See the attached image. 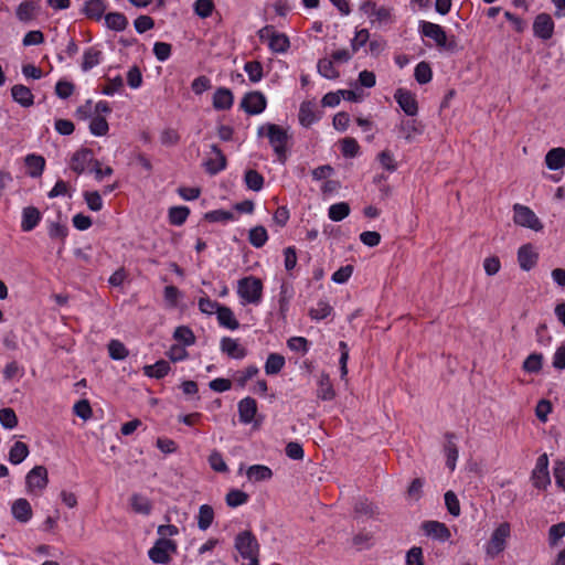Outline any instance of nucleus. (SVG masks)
<instances>
[{"mask_svg":"<svg viewBox=\"0 0 565 565\" xmlns=\"http://www.w3.org/2000/svg\"><path fill=\"white\" fill-rule=\"evenodd\" d=\"M235 548L244 559L259 557V544L250 531H243L236 535Z\"/></svg>","mask_w":565,"mask_h":565,"instance_id":"obj_3","label":"nucleus"},{"mask_svg":"<svg viewBox=\"0 0 565 565\" xmlns=\"http://www.w3.org/2000/svg\"><path fill=\"white\" fill-rule=\"evenodd\" d=\"M350 214V206L345 202H340L332 204L329 207L328 215L329 218L334 222H340Z\"/></svg>","mask_w":565,"mask_h":565,"instance_id":"obj_40","label":"nucleus"},{"mask_svg":"<svg viewBox=\"0 0 565 565\" xmlns=\"http://www.w3.org/2000/svg\"><path fill=\"white\" fill-rule=\"evenodd\" d=\"M190 210L186 206H173L169 210V221L172 225H182L188 216Z\"/></svg>","mask_w":565,"mask_h":565,"instance_id":"obj_43","label":"nucleus"},{"mask_svg":"<svg viewBox=\"0 0 565 565\" xmlns=\"http://www.w3.org/2000/svg\"><path fill=\"white\" fill-rule=\"evenodd\" d=\"M514 222L523 227L531 228L533 231H541L543 225L537 218L535 213L527 206L515 204L514 207Z\"/></svg>","mask_w":565,"mask_h":565,"instance_id":"obj_8","label":"nucleus"},{"mask_svg":"<svg viewBox=\"0 0 565 565\" xmlns=\"http://www.w3.org/2000/svg\"><path fill=\"white\" fill-rule=\"evenodd\" d=\"M248 498L249 497L246 492L238 489H233L226 494L225 501L228 507L237 508L245 504L248 501Z\"/></svg>","mask_w":565,"mask_h":565,"instance_id":"obj_45","label":"nucleus"},{"mask_svg":"<svg viewBox=\"0 0 565 565\" xmlns=\"http://www.w3.org/2000/svg\"><path fill=\"white\" fill-rule=\"evenodd\" d=\"M319 119L316 113V104L311 100L303 102L299 109V122L303 127H309Z\"/></svg>","mask_w":565,"mask_h":565,"instance_id":"obj_23","label":"nucleus"},{"mask_svg":"<svg viewBox=\"0 0 565 565\" xmlns=\"http://www.w3.org/2000/svg\"><path fill=\"white\" fill-rule=\"evenodd\" d=\"M214 520V511L211 505L203 504L199 509L198 514V526L200 530L205 531L207 530Z\"/></svg>","mask_w":565,"mask_h":565,"instance_id":"obj_37","label":"nucleus"},{"mask_svg":"<svg viewBox=\"0 0 565 565\" xmlns=\"http://www.w3.org/2000/svg\"><path fill=\"white\" fill-rule=\"evenodd\" d=\"M397 136L407 142H413L422 134L419 124L415 119H403L396 127Z\"/></svg>","mask_w":565,"mask_h":565,"instance_id":"obj_15","label":"nucleus"},{"mask_svg":"<svg viewBox=\"0 0 565 565\" xmlns=\"http://www.w3.org/2000/svg\"><path fill=\"white\" fill-rule=\"evenodd\" d=\"M268 239L267 231L264 226H256L249 231V243L256 247H263Z\"/></svg>","mask_w":565,"mask_h":565,"instance_id":"obj_44","label":"nucleus"},{"mask_svg":"<svg viewBox=\"0 0 565 565\" xmlns=\"http://www.w3.org/2000/svg\"><path fill=\"white\" fill-rule=\"evenodd\" d=\"M221 350L233 359H243L246 355V350L238 341L228 337L222 339Z\"/></svg>","mask_w":565,"mask_h":565,"instance_id":"obj_24","label":"nucleus"},{"mask_svg":"<svg viewBox=\"0 0 565 565\" xmlns=\"http://www.w3.org/2000/svg\"><path fill=\"white\" fill-rule=\"evenodd\" d=\"M258 367L255 365H249L242 371H237L235 374V381L241 385L245 386V384L255 375L258 374Z\"/></svg>","mask_w":565,"mask_h":565,"instance_id":"obj_59","label":"nucleus"},{"mask_svg":"<svg viewBox=\"0 0 565 565\" xmlns=\"http://www.w3.org/2000/svg\"><path fill=\"white\" fill-rule=\"evenodd\" d=\"M246 476L249 481L260 482V481L269 480L273 477V471L267 466L253 465L247 468Z\"/></svg>","mask_w":565,"mask_h":565,"instance_id":"obj_27","label":"nucleus"},{"mask_svg":"<svg viewBox=\"0 0 565 565\" xmlns=\"http://www.w3.org/2000/svg\"><path fill=\"white\" fill-rule=\"evenodd\" d=\"M102 52L89 47L87 49L83 54V62H82V70L84 72L89 71L90 68L95 67L100 62Z\"/></svg>","mask_w":565,"mask_h":565,"instance_id":"obj_39","label":"nucleus"},{"mask_svg":"<svg viewBox=\"0 0 565 565\" xmlns=\"http://www.w3.org/2000/svg\"><path fill=\"white\" fill-rule=\"evenodd\" d=\"M266 97L260 92L247 93L241 102V107L249 115H257L263 113L266 108Z\"/></svg>","mask_w":565,"mask_h":565,"instance_id":"obj_10","label":"nucleus"},{"mask_svg":"<svg viewBox=\"0 0 565 565\" xmlns=\"http://www.w3.org/2000/svg\"><path fill=\"white\" fill-rule=\"evenodd\" d=\"M177 551V544L169 539H159L154 545L149 550V558L156 564H167L170 561V555Z\"/></svg>","mask_w":565,"mask_h":565,"instance_id":"obj_7","label":"nucleus"},{"mask_svg":"<svg viewBox=\"0 0 565 565\" xmlns=\"http://www.w3.org/2000/svg\"><path fill=\"white\" fill-rule=\"evenodd\" d=\"M41 212L35 206H26L22 210L21 230L31 232L41 221Z\"/></svg>","mask_w":565,"mask_h":565,"instance_id":"obj_19","label":"nucleus"},{"mask_svg":"<svg viewBox=\"0 0 565 565\" xmlns=\"http://www.w3.org/2000/svg\"><path fill=\"white\" fill-rule=\"evenodd\" d=\"M217 320L218 323L230 330H236L239 327L238 321L234 317L233 311L225 306H221L217 310Z\"/></svg>","mask_w":565,"mask_h":565,"instance_id":"obj_32","label":"nucleus"},{"mask_svg":"<svg viewBox=\"0 0 565 565\" xmlns=\"http://www.w3.org/2000/svg\"><path fill=\"white\" fill-rule=\"evenodd\" d=\"M563 536H565V522L550 527L548 540L551 545H555Z\"/></svg>","mask_w":565,"mask_h":565,"instance_id":"obj_63","label":"nucleus"},{"mask_svg":"<svg viewBox=\"0 0 565 565\" xmlns=\"http://www.w3.org/2000/svg\"><path fill=\"white\" fill-rule=\"evenodd\" d=\"M38 7L33 1L21 2L15 11L17 18L21 22H29L35 18Z\"/></svg>","mask_w":565,"mask_h":565,"instance_id":"obj_33","label":"nucleus"},{"mask_svg":"<svg viewBox=\"0 0 565 565\" xmlns=\"http://www.w3.org/2000/svg\"><path fill=\"white\" fill-rule=\"evenodd\" d=\"M109 126L107 120L102 116H95L89 124V130L94 136H105L108 132Z\"/></svg>","mask_w":565,"mask_h":565,"instance_id":"obj_46","label":"nucleus"},{"mask_svg":"<svg viewBox=\"0 0 565 565\" xmlns=\"http://www.w3.org/2000/svg\"><path fill=\"white\" fill-rule=\"evenodd\" d=\"M534 36L541 40H550L554 33V21L548 13H540L533 22Z\"/></svg>","mask_w":565,"mask_h":565,"instance_id":"obj_12","label":"nucleus"},{"mask_svg":"<svg viewBox=\"0 0 565 565\" xmlns=\"http://www.w3.org/2000/svg\"><path fill=\"white\" fill-rule=\"evenodd\" d=\"M532 480L534 487L537 489H545L550 484L548 457L546 454H543L537 458L535 468L532 472Z\"/></svg>","mask_w":565,"mask_h":565,"instance_id":"obj_9","label":"nucleus"},{"mask_svg":"<svg viewBox=\"0 0 565 565\" xmlns=\"http://www.w3.org/2000/svg\"><path fill=\"white\" fill-rule=\"evenodd\" d=\"M406 565H424L423 550L413 546L406 554Z\"/></svg>","mask_w":565,"mask_h":565,"instance_id":"obj_62","label":"nucleus"},{"mask_svg":"<svg viewBox=\"0 0 565 565\" xmlns=\"http://www.w3.org/2000/svg\"><path fill=\"white\" fill-rule=\"evenodd\" d=\"M370 40V33L366 29L356 31L355 36L351 41V49L353 53H356L362 46H364Z\"/></svg>","mask_w":565,"mask_h":565,"instance_id":"obj_60","label":"nucleus"},{"mask_svg":"<svg viewBox=\"0 0 565 565\" xmlns=\"http://www.w3.org/2000/svg\"><path fill=\"white\" fill-rule=\"evenodd\" d=\"M262 41L268 43L269 49L275 53H285L290 45L286 34L277 32L274 26L266 25L258 31Z\"/></svg>","mask_w":565,"mask_h":565,"instance_id":"obj_4","label":"nucleus"},{"mask_svg":"<svg viewBox=\"0 0 565 565\" xmlns=\"http://www.w3.org/2000/svg\"><path fill=\"white\" fill-rule=\"evenodd\" d=\"M258 135L267 136V138L269 139V143L271 145L276 156L281 162H285L286 145L289 139L287 130L276 124H266L259 127Z\"/></svg>","mask_w":565,"mask_h":565,"instance_id":"obj_1","label":"nucleus"},{"mask_svg":"<svg viewBox=\"0 0 565 565\" xmlns=\"http://www.w3.org/2000/svg\"><path fill=\"white\" fill-rule=\"evenodd\" d=\"M0 423L7 429H12L18 425V417L12 408L0 409Z\"/></svg>","mask_w":565,"mask_h":565,"instance_id":"obj_54","label":"nucleus"},{"mask_svg":"<svg viewBox=\"0 0 565 565\" xmlns=\"http://www.w3.org/2000/svg\"><path fill=\"white\" fill-rule=\"evenodd\" d=\"M420 31L423 35L435 41L439 47H447V35L439 24L424 21L420 24Z\"/></svg>","mask_w":565,"mask_h":565,"instance_id":"obj_14","label":"nucleus"},{"mask_svg":"<svg viewBox=\"0 0 565 565\" xmlns=\"http://www.w3.org/2000/svg\"><path fill=\"white\" fill-rule=\"evenodd\" d=\"M49 483L47 469L44 466H35L25 477L26 492L31 494L41 493Z\"/></svg>","mask_w":565,"mask_h":565,"instance_id":"obj_5","label":"nucleus"},{"mask_svg":"<svg viewBox=\"0 0 565 565\" xmlns=\"http://www.w3.org/2000/svg\"><path fill=\"white\" fill-rule=\"evenodd\" d=\"M360 10L371 20V23L386 24L392 21V8L377 6L367 0L360 6Z\"/></svg>","mask_w":565,"mask_h":565,"instance_id":"obj_6","label":"nucleus"},{"mask_svg":"<svg viewBox=\"0 0 565 565\" xmlns=\"http://www.w3.org/2000/svg\"><path fill=\"white\" fill-rule=\"evenodd\" d=\"M244 70L253 83L259 82L263 77V65L257 61L247 62Z\"/></svg>","mask_w":565,"mask_h":565,"instance_id":"obj_49","label":"nucleus"},{"mask_svg":"<svg viewBox=\"0 0 565 565\" xmlns=\"http://www.w3.org/2000/svg\"><path fill=\"white\" fill-rule=\"evenodd\" d=\"M285 366V358L278 353H270L265 363L267 375L278 374Z\"/></svg>","mask_w":565,"mask_h":565,"instance_id":"obj_36","label":"nucleus"},{"mask_svg":"<svg viewBox=\"0 0 565 565\" xmlns=\"http://www.w3.org/2000/svg\"><path fill=\"white\" fill-rule=\"evenodd\" d=\"M394 98L407 116H415L417 114V100L409 90L398 88L394 94Z\"/></svg>","mask_w":565,"mask_h":565,"instance_id":"obj_13","label":"nucleus"},{"mask_svg":"<svg viewBox=\"0 0 565 565\" xmlns=\"http://www.w3.org/2000/svg\"><path fill=\"white\" fill-rule=\"evenodd\" d=\"M431 75V68L426 62H420L415 67L414 76L419 84H426L430 82Z\"/></svg>","mask_w":565,"mask_h":565,"instance_id":"obj_50","label":"nucleus"},{"mask_svg":"<svg viewBox=\"0 0 565 565\" xmlns=\"http://www.w3.org/2000/svg\"><path fill=\"white\" fill-rule=\"evenodd\" d=\"M169 371L170 364L164 360H160L152 365L143 366V373L149 377L162 379Z\"/></svg>","mask_w":565,"mask_h":565,"instance_id":"obj_35","label":"nucleus"},{"mask_svg":"<svg viewBox=\"0 0 565 565\" xmlns=\"http://www.w3.org/2000/svg\"><path fill=\"white\" fill-rule=\"evenodd\" d=\"M11 95L13 100L22 107H30L34 104V96L31 89L24 85L17 84L12 86Z\"/></svg>","mask_w":565,"mask_h":565,"instance_id":"obj_21","label":"nucleus"},{"mask_svg":"<svg viewBox=\"0 0 565 565\" xmlns=\"http://www.w3.org/2000/svg\"><path fill=\"white\" fill-rule=\"evenodd\" d=\"M238 296L248 303H259L263 296V282L260 279L249 276L238 280Z\"/></svg>","mask_w":565,"mask_h":565,"instance_id":"obj_2","label":"nucleus"},{"mask_svg":"<svg viewBox=\"0 0 565 565\" xmlns=\"http://www.w3.org/2000/svg\"><path fill=\"white\" fill-rule=\"evenodd\" d=\"M446 465L452 471L456 468L458 459V448L452 440H447L445 445Z\"/></svg>","mask_w":565,"mask_h":565,"instance_id":"obj_48","label":"nucleus"},{"mask_svg":"<svg viewBox=\"0 0 565 565\" xmlns=\"http://www.w3.org/2000/svg\"><path fill=\"white\" fill-rule=\"evenodd\" d=\"M209 463L211 468L216 472H227L228 467L223 459V456L217 450H212L209 456Z\"/></svg>","mask_w":565,"mask_h":565,"instance_id":"obj_52","label":"nucleus"},{"mask_svg":"<svg viewBox=\"0 0 565 565\" xmlns=\"http://www.w3.org/2000/svg\"><path fill=\"white\" fill-rule=\"evenodd\" d=\"M518 260L520 267L527 271L536 265L537 254L530 244H526L519 248Z\"/></svg>","mask_w":565,"mask_h":565,"instance_id":"obj_18","label":"nucleus"},{"mask_svg":"<svg viewBox=\"0 0 565 565\" xmlns=\"http://www.w3.org/2000/svg\"><path fill=\"white\" fill-rule=\"evenodd\" d=\"M11 512L13 518L21 522L26 523L32 518V508L26 499L20 498L17 499L11 507Z\"/></svg>","mask_w":565,"mask_h":565,"instance_id":"obj_17","label":"nucleus"},{"mask_svg":"<svg viewBox=\"0 0 565 565\" xmlns=\"http://www.w3.org/2000/svg\"><path fill=\"white\" fill-rule=\"evenodd\" d=\"M423 530L427 535L440 541H446L450 537L448 527L444 523L437 521H427L423 523Z\"/></svg>","mask_w":565,"mask_h":565,"instance_id":"obj_22","label":"nucleus"},{"mask_svg":"<svg viewBox=\"0 0 565 565\" xmlns=\"http://www.w3.org/2000/svg\"><path fill=\"white\" fill-rule=\"evenodd\" d=\"M233 94L227 88H218L213 95V107L215 109L225 110L232 107L233 105Z\"/></svg>","mask_w":565,"mask_h":565,"instance_id":"obj_25","label":"nucleus"},{"mask_svg":"<svg viewBox=\"0 0 565 565\" xmlns=\"http://www.w3.org/2000/svg\"><path fill=\"white\" fill-rule=\"evenodd\" d=\"M245 182L248 189L259 191L264 185V178L256 170H248L245 173Z\"/></svg>","mask_w":565,"mask_h":565,"instance_id":"obj_47","label":"nucleus"},{"mask_svg":"<svg viewBox=\"0 0 565 565\" xmlns=\"http://www.w3.org/2000/svg\"><path fill=\"white\" fill-rule=\"evenodd\" d=\"M25 166L29 169V175L39 178L42 175L45 168V159L39 154H28L24 159Z\"/></svg>","mask_w":565,"mask_h":565,"instance_id":"obj_26","label":"nucleus"},{"mask_svg":"<svg viewBox=\"0 0 565 565\" xmlns=\"http://www.w3.org/2000/svg\"><path fill=\"white\" fill-rule=\"evenodd\" d=\"M317 68H318V73L328 79H334V78L339 77V72L333 66V60H328V58L319 60Z\"/></svg>","mask_w":565,"mask_h":565,"instance_id":"obj_42","label":"nucleus"},{"mask_svg":"<svg viewBox=\"0 0 565 565\" xmlns=\"http://www.w3.org/2000/svg\"><path fill=\"white\" fill-rule=\"evenodd\" d=\"M257 412L256 401L252 397H245L238 403L239 420L244 424L253 422Z\"/></svg>","mask_w":565,"mask_h":565,"instance_id":"obj_20","label":"nucleus"},{"mask_svg":"<svg viewBox=\"0 0 565 565\" xmlns=\"http://www.w3.org/2000/svg\"><path fill=\"white\" fill-rule=\"evenodd\" d=\"M29 456V447L25 443L15 441L9 451V461L12 465L21 463Z\"/></svg>","mask_w":565,"mask_h":565,"instance_id":"obj_34","label":"nucleus"},{"mask_svg":"<svg viewBox=\"0 0 565 565\" xmlns=\"http://www.w3.org/2000/svg\"><path fill=\"white\" fill-rule=\"evenodd\" d=\"M173 338L183 345H192L195 343V335L193 331L185 326H180L174 330Z\"/></svg>","mask_w":565,"mask_h":565,"instance_id":"obj_41","label":"nucleus"},{"mask_svg":"<svg viewBox=\"0 0 565 565\" xmlns=\"http://www.w3.org/2000/svg\"><path fill=\"white\" fill-rule=\"evenodd\" d=\"M332 311V308L326 301H319L316 307L311 308L309 315L312 319L322 320Z\"/></svg>","mask_w":565,"mask_h":565,"instance_id":"obj_57","label":"nucleus"},{"mask_svg":"<svg viewBox=\"0 0 565 565\" xmlns=\"http://www.w3.org/2000/svg\"><path fill=\"white\" fill-rule=\"evenodd\" d=\"M317 396L323 401H331L335 392L327 373H321L318 381Z\"/></svg>","mask_w":565,"mask_h":565,"instance_id":"obj_28","label":"nucleus"},{"mask_svg":"<svg viewBox=\"0 0 565 565\" xmlns=\"http://www.w3.org/2000/svg\"><path fill=\"white\" fill-rule=\"evenodd\" d=\"M211 152L213 157L205 160L204 167L213 175L226 168V157L216 145L211 146Z\"/></svg>","mask_w":565,"mask_h":565,"instance_id":"obj_16","label":"nucleus"},{"mask_svg":"<svg viewBox=\"0 0 565 565\" xmlns=\"http://www.w3.org/2000/svg\"><path fill=\"white\" fill-rule=\"evenodd\" d=\"M109 356L114 360H124L128 355V350L118 340H111L108 343Z\"/></svg>","mask_w":565,"mask_h":565,"instance_id":"obj_51","label":"nucleus"},{"mask_svg":"<svg viewBox=\"0 0 565 565\" xmlns=\"http://www.w3.org/2000/svg\"><path fill=\"white\" fill-rule=\"evenodd\" d=\"M131 508L136 513L148 515L151 512L152 504L149 499L140 494H132L130 498Z\"/></svg>","mask_w":565,"mask_h":565,"instance_id":"obj_38","label":"nucleus"},{"mask_svg":"<svg viewBox=\"0 0 565 565\" xmlns=\"http://www.w3.org/2000/svg\"><path fill=\"white\" fill-rule=\"evenodd\" d=\"M553 472L556 484L565 491V462L557 460Z\"/></svg>","mask_w":565,"mask_h":565,"instance_id":"obj_64","label":"nucleus"},{"mask_svg":"<svg viewBox=\"0 0 565 565\" xmlns=\"http://www.w3.org/2000/svg\"><path fill=\"white\" fill-rule=\"evenodd\" d=\"M214 10V3L212 0H196L194 3V11L200 18H207Z\"/></svg>","mask_w":565,"mask_h":565,"instance_id":"obj_58","label":"nucleus"},{"mask_svg":"<svg viewBox=\"0 0 565 565\" xmlns=\"http://www.w3.org/2000/svg\"><path fill=\"white\" fill-rule=\"evenodd\" d=\"M96 159H94L93 151L87 148L77 150L71 158L70 168L77 174H82L89 167H93Z\"/></svg>","mask_w":565,"mask_h":565,"instance_id":"obj_11","label":"nucleus"},{"mask_svg":"<svg viewBox=\"0 0 565 565\" xmlns=\"http://www.w3.org/2000/svg\"><path fill=\"white\" fill-rule=\"evenodd\" d=\"M545 163L550 170H558L565 166V149L554 148L545 156Z\"/></svg>","mask_w":565,"mask_h":565,"instance_id":"obj_29","label":"nucleus"},{"mask_svg":"<svg viewBox=\"0 0 565 565\" xmlns=\"http://www.w3.org/2000/svg\"><path fill=\"white\" fill-rule=\"evenodd\" d=\"M445 504L451 515L458 516L460 514L459 500L452 491H447L445 493Z\"/></svg>","mask_w":565,"mask_h":565,"instance_id":"obj_61","label":"nucleus"},{"mask_svg":"<svg viewBox=\"0 0 565 565\" xmlns=\"http://www.w3.org/2000/svg\"><path fill=\"white\" fill-rule=\"evenodd\" d=\"M542 354L532 353L525 359L523 363V369L530 373H537L542 369Z\"/></svg>","mask_w":565,"mask_h":565,"instance_id":"obj_53","label":"nucleus"},{"mask_svg":"<svg viewBox=\"0 0 565 565\" xmlns=\"http://www.w3.org/2000/svg\"><path fill=\"white\" fill-rule=\"evenodd\" d=\"M354 511L360 516H373L377 512V507L367 500H360L356 502Z\"/></svg>","mask_w":565,"mask_h":565,"instance_id":"obj_56","label":"nucleus"},{"mask_svg":"<svg viewBox=\"0 0 565 565\" xmlns=\"http://www.w3.org/2000/svg\"><path fill=\"white\" fill-rule=\"evenodd\" d=\"M105 24L114 31H124L128 25V20L124 13L110 12L105 15Z\"/></svg>","mask_w":565,"mask_h":565,"instance_id":"obj_31","label":"nucleus"},{"mask_svg":"<svg viewBox=\"0 0 565 565\" xmlns=\"http://www.w3.org/2000/svg\"><path fill=\"white\" fill-rule=\"evenodd\" d=\"M106 8L103 0H88L85 2L83 11L89 19L100 20Z\"/></svg>","mask_w":565,"mask_h":565,"instance_id":"obj_30","label":"nucleus"},{"mask_svg":"<svg viewBox=\"0 0 565 565\" xmlns=\"http://www.w3.org/2000/svg\"><path fill=\"white\" fill-rule=\"evenodd\" d=\"M84 199L89 210L98 212L103 209V199L97 191L85 192Z\"/></svg>","mask_w":565,"mask_h":565,"instance_id":"obj_55","label":"nucleus"}]
</instances>
